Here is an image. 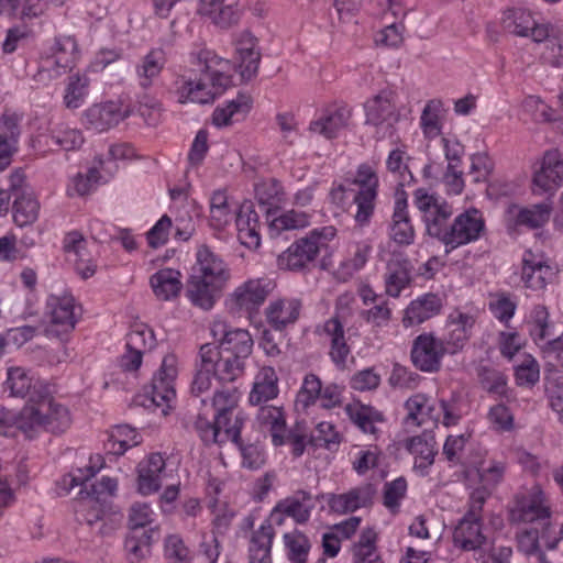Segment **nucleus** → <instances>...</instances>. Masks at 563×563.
Returning <instances> with one entry per match:
<instances>
[{
	"label": "nucleus",
	"instance_id": "59",
	"mask_svg": "<svg viewBox=\"0 0 563 563\" xmlns=\"http://www.w3.org/2000/svg\"><path fill=\"white\" fill-rule=\"evenodd\" d=\"M322 390V384L318 376L314 374L306 375L301 389L297 396V404L301 405L302 408H307L314 404L319 398Z\"/></svg>",
	"mask_w": 563,
	"mask_h": 563
},
{
	"label": "nucleus",
	"instance_id": "17",
	"mask_svg": "<svg viewBox=\"0 0 563 563\" xmlns=\"http://www.w3.org/2000/svg\"><path fill=\"white\" fill-rule=\"evenodd\" d=\"M274 287L268 278L250 279L235 289L232 300L239 309L252 311L266 300Z\"/></svg>",
	"mask_w": 563,
	"mask_h": 563
},
{
	"label": "nucleus",
	"instance_id": "45",
	"mask_svg": "<svg viewBox=\"0 0 563 563\" xmlns=\"http://www.w3.org/2000/svg\"><path fill=\"white\" fill-rule=\"evenodd\" d=\"M73 67L69 64V58L66 56L51 55L43 58L42 64L34 75L33 79L36 82L46 84L53 79L60 77L68 69Z\"/></svg>",
	"mask_w": 563,
	"mask_h": 563
},
{
	"label": "nucleus",
	"instance_id": "43",
	"mask_svg": "<svg viewBox=\"0 0 563 563\" xmlns=\"http://www.w3.org/2000/svg\"><path fill=\"white\" fill-rule=\"evenodd\" d=\"M21 115L4 111L0 117V146L19 150V140L21 135Z\"/></svg>",
	"mask_w": 563,
	"mask_h": 563
},
{
	"label": "nucleus",
	"instance_id": "27",
	"mask_svg": "<svg viewBox=\"0 0 563 563\" xmlns=\"http://www.w3.org/2000/svg\"><path fill=\"white\" fill-rule=\"evenodd\" d=\"M166 64V54L162 48L151 49L136 66L135 73L142 89L151 88Z\"/></svg>",
	"mask_w": 563,
	"mask_h": 563
},
{
	"label": "nucleus",
	"instance_id": "58",
	"mask_svg": "<svg viewBox=\"0 0 563 563\" xmlns=\"http://www.w3.org/2000/svg\"><path fill=\"white\" fill-rule=\"evenodd\" d=\"M211 362L210 358L200 356V365L191 384V393L195 396H200L211 388L212 377H214Z\"/></svg>",
	"mask_w": 563,
	"mask_h": 563
},
{
	"label": "nucleus",
	"instance_id": "26",
	"mask_svg": "<svg viewBox=\"0 0 563 563\" xmlns=\"http://www.w3.org/2000/svg\"><path fill=\"white\" fill-rule=\"evenodd\" d=\"M252 108V98L246 93H239L238 97L227 103L225 107H217L212 113V123L218 126H228L234 122L244 120Z\"/></svg>",
	"mask_w": 563,
	"mask_h": 563
},
{
	"label": "nucleus",
	"instance_id": "36",
	"mask_svg": "<svg viewBox=\"0 0 563 563\" xmlns=\"http://www.w3.org/2000/svg\"><path fill=\"white\" fill-rule=\"evenodd\" d=\"M451 216V206L442 202L439 209H433L432 213L423 217L428 235L437 239L445 245L449 230L452 224Z\"/></svg>",
	"mask_w": 563,
	"mask_h": 563
},
{
	"label": "nucleus",
	"instance_id": "25",
	"mask_svg": "<svg viewBox=\"0 0 563 563\" xmlns=\"http://www.w3.org/2000/svg\"><path fill=\"white\" fill-rule=\"evenodd\" d=\"M397 197L393 213V221L390 225V239L398 245H410L415 239V230L410 223L409 214L407 211V199Z\"/></svg>",
	"mask_w": 563,
	"mask_h": 563
},
{
	"label": "nucleus",
	"instance_id": "60",
	"mask_svg": "<svg viewBox=\"0 0 563 563\" xmlns=\"http://www.w3.org/2000/svg\"><path fill=\"white\" fill-rule=\"evenodd\" d=\"M213 420H209L206 415H198L197 420L195 422V428L200 437V439L205 442V444H221L224 442V439L221 438V433L217 429L216 422V413H212Z\"/></svg>",
	"mask_w": 563,
	"mask_h": 563
},
{
	"label": "nucleus",
	"instance_id": "20",
	"mask_svg": "<svg viewBox=\"0 0 563 563\" xmlns=\"http://www.w3.org/2000/svg\"><path fill=\"white\" fill-rule=\"evenodd\" d=\"M374 493L375 490L372 485L355 487L345 494L331 495L329 498V507L332 511L338 514L353 512L358 508L371 505Z\"/></svg>",
	"mask_w": 563,
	"mask_h": 563
},
{
	"label": "nucleus",
	"instance_id": "51",
	"mask_svg": "<svg viewBox=\"0 0 563 563\" xmlns=\"http://www.w3.org/2000/svg\"><path fill=\"white\" fill-rule=\"evenodd\" d=\"M164 558L168 563H191L190 550L179 534H168L164 540Z\"/></svg>",
	"mask_w": 563,
	"mask_h": 563
},
{
	"label": "nucleus",
	"instance_id": "50",
	"mask_svg": "<svg viewBox=\"0 0 563 563\" xmlns=\"http://www.w3.org/2000/svg\"><path fill=\"white\" fill-rule=\"evenodd\" d=\"M488 308L497 320L508 323L516 312L517 303L511 300L509 294L498 291L489 295Z\"/></svg>",
	"mask_w": 563,
	"mask_h": 563
},
{
	"label": "nucleus",
	"instance_id": "13",
	"mask_svg": "<svg viewBox=\"0 0 563 563\" xmlns=\"http://www.w3.org/2000/svg\"><path fill=\"white\" fill-rule=\"evenodd\" d=\"M366 123L380 128L382 137L393 135L394 124L398 121V113L391 101V93L380 91L365 102Z\"/></svg>",
	"mask_w": 563,
	"mask_h": 563
},
{
	"label": "nucleus",
	"instance_id": "8",
	"mask_svg": "<svg viewBox=\"0 0 563 563\" xmlns=\"http://www.w3.org/2000/svg\"><path fill=\"white\" fill-rule=\"evenodd\" d=\"M563 185V161L556 150L547 151L534 170L532 177V191L534 195H544L547 200L554 196Z\"/></svg>",
	"mask_w": 563,
	"mask_h": 563
},
{
	"label": "nucleus",
	"instance_id": "47",
	"mask_svg": "<svg viewBox=\"0 0 563 563\" xmlns=\"http://www.w3.org/2000/svg\"><path fill=\"white\" fill-rule=\"evenodd\" d=\"M156 345V339L151 328L143 323L134 324L126 335L125 349L141 352L143 355Z\"/></svg>",
	"mask_w": 563,
	"mask_h": 563
},
{
	"label": "nucleus",
	"instance_id": "49",
	"mask_svg": "<svg viewBox=\"0 0 563 563\" xmlns=\"http://www.w3.org/2000/svg\"><path fill=\"white\" fill-rule=\"evenodd\" d=\"M372 247L365 243H358L355 245L354 253L352 257L343 261L339 268L338 275L343 279H350L356 272L364 267L366 264L368 256L371 254Z\"/></svg>",
	"mask_w": 563,
	"mask_h": 563
},
{
	"label": "nucleus",
	"instance_id": "61",
	"mask_svg": "<svg viewBox=\"0 0 563 563\" xmlns=\"http://www.w3.org/2000/svg\"><path fill=\"white\" fill-rule=\"evenodd\" d=\"M99 471V467L96 466H86L85 468H78L75 474H67L62 477L58 482L59 493L67 495L71 492L76 486H84L85 483L93 477L96 473Z\"/></svg>",
	"mask_w": 563,
	"mask_h": 563
},
{
	"label": "nucleus",
	"instance_id": "39",
	"mask_svg": "<svg viewBox=\"0 0 563 563\" xmlns=\"http://www.w3.org/2000/svg\"><path fill=\"white\" fill-rule=\"evenodd\" d=\"M40 203L32 192L21 191L15 195L13 219L19 227L33 223L38 216Z\"/></svg>",
	"mask_w": 563,
	"mask_h": 563
},
{
	"label": "nucleus",
	"instance_id": "63",
	"mask_svg": "<svg viewBox=\"0 0 563 563\" xmlns=\"http://www.w3.org/2000/svg\"><path fill=\"white\" fill-rule=\"evenodd\" d=\"M241 11L236 0H227L225 3L210 19L212 23L221 29H228L240 20Z\"/></svg>",
	"mask_w": 563,
	"mask_h": 563
},
{
	"label": "nucleus",
	"instance_id": "62",
	"mask_svg": "<svg viewBox=\"0 0 563 563\" xmlns=\"http://www.w3.org/2000/svg\"><path fill=\"white\" fill-rule=\"evenodd\" d=\"M263 419L271 424L272 440L275 445L284 444L285 419L280 409L272 407L262 410Z\"/></svg>",
	"mask_w": 563,
	"mask_h": 563
},
{
	"label": "nucleus",
	"instance_id": "7",
	"mask_svg": "<svg viewBox=\"0 0 563 563\" xmlns=\"http://www.w3.org/2000/svg\"><path fill=\"white\" fill-rule=\"evenodd\" d=\"M352 184L357 185L360 190L354 197L357 206L355 221L361 227L368 224L375 209V200L378 189V176L376 172L367 164H361Z\"/></svg>",
	"mask_w": 563,
	"mask_h": 563
},
{
	"label": "nucleus",
	"instance_id": "12",
	"mask_svg": "<svg viewBox=\"0 0 563 563\" xmlns=\"http://www.w3.org/2000/svg\"><path fill=\"white\" fill-rule=\"evenodd\" d=\"M449 354L444 342L432 333L418 335L411 347V361L413 365L422 371L433 373L439 371L442 357Z\"/></svg>",
	"mask_w": 563,
	"mask_h": 563
},
{
	"label": "nucleus",
	"instance_id": "46",
	"mask_svg": "<svg viewBox=\"0 0 563 563\" xmlns=\"http://www.w3.org/2000/svg\"><path fill=\"white\" fill-rule=\"evenodd\" d=\"M552 207L548 201L533 205L531 208L520 209L516 216V224L538 229L544 225L549 219Z\"/></svg>",
	"mask_w": 563,
	"mask_h": 563
},
{
	"label": "nucleus",
	"instance_id": "33",
	"mask_svg": "<svg viewBox=\"0 0 563 563\" xmlns=\"http://www.w3.org/2000/svg\"><path fill=\"white\" fill-rule=\"evenodd\" d=\"M411 283L410 264L407 260H391L387 264L385 277L386 292L397 298Z\"/></svg>",
	"mask_w": 563,
	"mask_h": 563
},
{
	"label": "nucleus",
	"instance_id": "14",
	"mask_svg": "<svg viewBox=\"0 0 563 563\" xmlns=\"http://www.w3.org/2000/svg\"><path fill=\"white\" fill-rule=\"evenodd\" d=\"M236 53V70L242 80L249 81L253 79L260 68L261 51L257 38L247 30L241 32L234 40Z\"/></svg>",
	"mask_w": 563,
	"mask_h": 563
},
{
	"label": "nucleus",
	"instance_id": "54",
	"mask_svg": "<svg viewBox=\"0 0 563 563\" xmlns=\"http://www.w3.org/2000/svg\"><path fill=\"white\" fill-rule=\"evenodd\" d=\"M240 393L235 386H223L214 391L211 407L213 413H233L238 407Z\"/></svg>",
	"mask_w": 563,
	"mask_h": 563
},
{
	"label": "nucleus",
	"instance_id": "2",
	"mask_svg": "<svg viewBox=\"0 0 563 563\" xmlns=\"http://www.w3.org/2000/svg\"><path fill=\"white\" fill-rule=\"evenodd\" d=\"M225 63L210 51H200L197 55V80L181 78L176 84V93L179 103L188 101L196 103L212 102L217 96L222 95L231 85V77L225 75L219 66Z\"/></svg>",
	"mask_w": 563,
	"mask_h": 563
},
{
	"label": "nucleus",
	"instance_id": "3",
	"mask_svg": "<svg viewBox=\"0 0 563 563\" xmlns=\"http://www.w3.org/2000/svg\"><path fill=\"white\" fill-rule=\"evenodd\" d=\"M177 375L176 357L166 355L157 373L153 376L151 385L144 388V393L135 397L134 402L150 410L161 408L166 416L170 402L176 397L174 380Z\"/></svg>",
	"mask_w": 563,
	"mask_h": 563
},
{
	"label": "nucleus",
	"instance_id": "48",
	"mask_svg": "<svg viewBox=\"0 0 563 563\" xmlns=\"http://www.w3.org/2000/svg\"><path fill=\"white\" fill-rule=\"evenodd\" d=\"M154 529L143 530L141 533L131 532L125 539V550L131 563H137L150 553Z\"/></svg>",
	"mask_w": 563,
	"mask_h": 563
},
{
	"label": "nucleus",
	"instance_id": "5",
	"mask_svg": "<svg viewBox=\"0 0 563 563\" xmlns=\"http://www.w3.org/2000/svg\"><path fill=\"white\" fill-rule=\"evenodd\" d=\"M485 499L486 497L482 490L473 492L470 508L453 531L454 544L465 551L479 549L486 541L482 531L481 518Z\"/></svg>",
	"mask_w": 563,
	"mask_h": 563
},
{
	"label": "nucleus",
	"instance_id": "16",
	"mask_svg": "<svg viewBox=\"0 0 563 563\" xmlns=\"http://www.w3.org/2000/svg\"><path fill=\"white\" fill-rule=\"evenodd\" d=\"M319 501V496H313L305 489H298L292 495L282 499L275 506L272 517L285 515L291 518L297 525H305L309 521L312 510Z\"/></svg>",
	"mask_w": 563,
	"mask_h": 563
},
{
	"label": "nucleus",
	"instance_id": "4",
	"mask_svg": "<svg viewBox=\"0 0 563 563\" xmlns=\"http://www.w3.org/2000/svg\"><path fill=\"white\" fill-rule=\"evenodd\" d=\"M335 235L334 227L313 230L307 236L297 240L278 257L279 266L290 271H300L314 261L318 253L328 246Z\"/></svg>",
	"mask_w": 563,
	"mask_h": 563
},
{
	"label": "nucleus",
	"instance_id": "23",
	"mask_svg": "<svg viewBox=\"0 0 563 563\" xmlns=\"http://www.w3.org/2000/svg\"><path fill=\"white\" fill-rule=\"evenodd\" d=\"M301 302L294 298L278 299L269 303L266 309L268 323L282 332L288 324L295 323L299 317Z\"/></svg>",
	"mask_w": 563,
	"mask_h": 563
},
{
	"label": "nucleus",
	"instance_id": "40",
	"mask_svg": "<svg viewBox=\"0 0 563 563\" xmlns=\"http://www.w3.org/2000/svg\"><path fill=\"white\" fill-rule=\"evenodd\" d=\"M283 540L290 563H307L311 543L305 533L295 529L285 533Z\"/></svg>",
	"mask_w": 563,
	"mask_h": 563
},
{
	"label": "nucleus",
	"instance_id": "32",
	"mask_svg": "<svg viewBox=\"0 0 563 563\" xmlns=\"http://www.w3.org/2000/svg\"><path fill=\"white\" fill-rule=\"evenodd\" d=\"M350 118L351 110L346 107H339L311 122L310 131L319 133L327 139H332L336 136L340 130L347 125Z\"/></svg>",
	"mask_w": 563,
	"mask_h": 563
},
{
	"label": "nucleus",
	"instance_id": "29",
	"mask_svg": "<svg viewBox=\"0 0 563 563\" xmlns=\"http://www.w3.org/2000/svg\"><path fill=\"white\" fill-rule=\"evenodd\" d=\"M222 285L191 275L187 285V297L195 306L209 310L213 307L216 292Z\"/></svg>",
	"mask_w": 563,
	"mask_h": 563
},
{
	"label": "nucleus",
	"instance_id": "55",
	"mask_svg": "<svg viewBox=\"0 0 563 563\" xmlns=\"http://www.w3.org/2000/svg\"><path fill=\"white\" fill-rule=\"evenodd\" d=\"M549 317L548 308L543 305H537L531 310L530 318L532 327L530 333L536 344L550 336Z\"/></svg>",
	"mask_w": 563,
	"mask_h": 563
},
{
	"label": "nucleus",
	"instance_id": "38",
	"mask_svg": "<svg viewBox=\"0 0 563 563\" xmlns=\"http://www.w3.org/2000/svg\"><path fill=\"white\" fill-rule=\"evenodd\" d=\"M534 25V18L530 11L516 8L504 12L501 26L509 34L528 37L529 30Z\"/></svg>",
	"mask_w": 563,
	"mask_h": 563
},
{
	"label": "nucleus",
	"instance_id": "19",
	"mask_svg": "<svg viewBox=\"0 0 563 563\" xmlns=\"http://www.w3.org/2000/svg\"><path fill=\"white\" fill-rule=\"evenodd\" d=\"M85 125L97 132L107 131L123 120L120 107L114 102L93 104L85 111Z\"/></svg>",
	"mask_w": 563,
	"mask_h": 563
},
{
	"label": "nucleus",
	"instance_id": "57",
	"mask_svg": "<svg viewBox=\"0 0 563 563\" xmlns=\"http://www.w3.org/2000/svg\"><path fill=\"white\" fill-rule=\"evenodd\" d=\"M89 80L86 76L74 75L69 78V82L64 96L65 106L69 109H77L81 106L82 99L87 92Z\"/></svg>",
	"mask_w": 563,
	"mask_h": 563
},
{
	"label": "nucleus",
	"instance_id": "35",
	"mask_svg": "<svg viewBox=\"0 0 563 563\" xmlns=\"http://www.w3.org/2000/svg\"><path fill=\"white\" fill-rule=\"evenodd\" d=\"M284 196L282 185L275 179L255 186V198L265 208L267 220L277 213L279 205L284 201Z\"/></svg>",
	"mask_w": 563,
	"mask_h": 563
},
{
	"label": "nucleus",
	"instance_id": "11",
	"mask_svg": "<svg viewBox=\"0 0 563 563\" xmlns=\"http://www.w3.org/2000/svg\"><path fill=\"white\" fill-rule=\"evenodd\" d=\"M211 334L219 352L246 361L253 350V339L247 330L229 329L223 321H214Z\"/></svg>",
	"mask_w": 563,
	"mask_h": 563
},
{
	"label": "nucleus",
	"instance_id": "34",
	"mask_svg": "<svg viewBox=\"0 0 563 563\" xmlns=\"http://www.w3.org/2000/svg\"><path fill=\"white\" fill-rule=\"evenodd\" d=\"M273 538L274 529L271 523H263L253 532L250 544V563H272Z\"/></svg>",
	"mask_w": 563,
	"mask_h": 563
},
{
	"label": "nucleus",
	"instance_id": "52",
	"mask_svg": "<svg viewBox=\"0 0 563 563\" xmlns=\"http://www.w3.org/2000/svg\"><path fill=\"white\" fill-rule=\"evenodd\" d=\"M310 443L313 446L334 451L341 443V435L335 430L334 424L328 421H322L317 424L316 431L310 438Z\"/></svg>",
	"mask_w": 563,
	"mask_h": 563
},
{
	"label": "nucleus",
	"instance_id": "15",
	"mask_svg": "<svg viewBox=\"0 0 563 563\" xmlns=\"http://www.w3.org/2000/svg\"><path fill=\"white\" fill-rule=\"evenodd\" d=\"M199 356L210 358L214 378L222 384L233 383L241 377L245 369V361L218 351L213 343L200 346Z\"/></svg>",
	"mask_w": 563,
	"mask_h": 563
},
{
	"label": "nucleus",
	"instance_id": "6",
	"mask_svg": "<svg viewBox=\"0 0 563 563\" xmlns=\"http://www.w3.org/2000/svg\"><path fill=\"white\" fill-rule=\"evenodd\" d=\"M550 515L543 494L534 492L516 497L509 519L514 523H532L534 527L542 528V539H544L551 529Z\"/></svg>",
	"mask_w": 563,
	"mask_h": 563
},
{
	"label": "nucleus",
	"instance_id": "1",
	"mask_svg": "<svg viewBox=\"0 0 563 563\" xmlns=\"http://www.w3.org/2000/svg\"><path fill=\"white\" fill-rule=\"evenodd\" d=\"M4 390L11 397L26 399L20 411L0 410V433L14 437L21 432L26 439H35L41 432H65L71 424L67 407L56 401L47 385L27 369L12 366L7 369Z\"/></svg>",
	"mask_w": 563,
	"mask_h": 563
},
{
	"label": "nucleus",
	"instance_id": "9",
	"mask_svg": "<svg viewBox=\"0 0 563 563\" xmlns=\"http://www.w3.org/2000/svg\"><path fill=\"white\" fill-rule=\"evenodd\" d=\"M75 308V298L70 294L48 296L45 314L49 323L45 329L46 334L59 336L73 330L77 322Z\"/></svg>",
	"mask_w": 563,
	"mask_h": 563
},
{
	"label": "nucleus",
	"instance_id": "31",
	"mask_svg": "<svg viewBox=\"0 0 563 563\" xmlns=\"http://www.w3.org/2000/svg\"><path fill=\"white\" fill-rule=\"evenodd\" d=\"M324 332L330 338V356L334 364L344 367L346 357L350 354V347L344 336V328L338 317H332L324 323Z\"/></svg>",
	"mask_w": 563,
	"mask_h": 563
},
{
	"label": "nucleus",
	"instance_id": "44",
	"mask_svg": "<svg viewBox=\"0 0 563 563\" xmlns=\"http://www.w3.org/2000/svg\"><path fill=\"white\" fill-rule=\"evenodd\" d=\"M271 235L283 231L302 229L309 225V217L301 211L289 210L279 216L274 214L267 220Z\"/></svg>",
	"mask_w": 563,
	"mask_h": 563
},
{
	"label": "nucleus",
	"instance_id": "42",
	"mask_svg": "<svg viewBox=\"0 0 563 563\" xmlns=\"http://www.w3.org/2000/svg\"><path fill=\"white\" fill-rule=\"evenodd\" d=\"M233 218L229 205L228 195L224 190H217L210 199V225L214 230H222Z\"/></svg>",
	"mask_w": 563,
	"mask_h": 563
},
{
	"label": "nucleus",
	"instance_id": "41",
	"mask_svg": "<svg viewBox=\"0 0 563 563\" xmlns=\"http://www.w3.org/2000/svg\"><path fill=\"white\" fill-rule=\"evenodd\" d=\"M552 275V268L549 265L523 260L521 279L527 288L532 290L544 289Z\"/></svg>",
	"mask_w": 563,
	"mask_h": 563
},
{
	"label": "nucleus",
	"instance_id": "28",
	"mask_svg": "<svg viewBox=\"0 0 563 563\" xmlns=\"http://www.w3.org/2000/svg\"><path fill=\"white\" fill-rule=\"evenodd\" d=\"M181 274L173 268H163L156 272L150 279L155 296L162 300L176 298L181 288Z\"/></svg>",
	"mask_w": 563,
	"mask_h": 563
},
{
	"label": "nucleus",
	"instance_id": "53",
	"mask_svg": "<svg viewBox=\"0 0 563 563\" xmlns=\"http://www.w3.org/2000/svg\"><path fill=\"white\" fill-rule=\"evenodd\" d=\"M136 431L129 426H118L109 439L110 450L113 454L121 455L128 449L140 443Z\"/></svg>",
	"mask_w": 563,
	"mask_h": 563
},
{
	"label": "nucleus",
	"instance_id": "22",
	"mask_svg": "<svg viewBox=\"0 0 563 563\" xmlns=\"http://www.w3.org/2000/svg\"><path fill=\"white\" fill-rule=\"evenodd\" d=\"M441 307L442 301L438 295L426 294L416 300H412L406 308L402 324L406 328L420 324L437 316L440 312Z\"/></svg>",
	"mask_w": 563,
	"mask_h": 563
},
{
	"label": "nucleus",
	"instance_id": "10",
	"mask_svg": "<svg viewBox=\"0 0 563 563\" xmlns=\"http://www.w3.org/2000/svg\"><path fill=\"white\" fill-rule=\"evenodd\" d=\"M485 230V222L476 209L466 210L452 220L445 243V252L450 253L459 246L477 241Z\"/></svg>",
	"mask_w": 563,
	"mask_h": 563
},
{
	"label": "nucleus",
	"instance_id": "24",
	"mask_svg": "<svg viewBox=\"0 0 563 563\" xmlns=\"http://www.w3.org/2000/svg\"><path fill=\"white\" fill-rule=\"evenodd\" d=\"M437 442L433 435L421 434L407 440L406 449L415 456V470L421 475L428 473L437 455Z\"/></svg>",
	"mask_w": 563,
	"mask_h": 563
},
{
	"label": "nucleus",
	"instance_id": "37",
	"mask_svg": "<svg viewBox=\"0 0 563 563\" xmlns=\"http://www.w3.org/2000/svg\"><path fill=\"white\" fill-rule=\"evenodd\" d=\"M445 158L449 164L446 167L445 178L456 192H460L463 187L462 172L457 170L461 158L464 154V146L459 141H451L442 139Z\"/></svg>",
	"mask_w": 563,
	"mask_h": 563
},
{
	"label": "nucleus",
	"instance_id": "64",
	"mask_svg": "<svg viewBox=\"0 0 563 563\" xmlns=\"http://www.w3.org/2000/svg\"><path fill=\"white\" fill-rule=\"evenodd\" d=\"M152 516L153 511L147 504H133L129 514V528L131 532L141 533L140 529L145 528L153 521Z\"/></svg>",
	"mask_w": 563,
	"mask_h": 563
},
{
	"label": "nucleus",
	"instance_id": "30",
	"mask_svg": "<svg viewBox=\"0 0 563 563\" xmlns=\"http://www.w3.org/2000/svg\"><path fill=\"white\" fill-rule=\"evenodd\" d=\"M278 377L273 367H263L255 377L250 393V402L260 405L274 399L278 395Z\"/></svg>",
	"mask_w": 563,
	"mask_h": 563
},
{
	"label": "nucleus",
	"instance_id": "18",
	"mask_svg": "<svg viewBox=\"0 0 563 563\" xmlns=\"http://www.w3.org/2000/svg\"><path fill=\"white\" fill-rule=\"evenodd\" d=\"M197 263L192 267V275L200 278L224 284L230 273L223 260L212 252L209 246L201 245L197 251Z\"/></svg>",
	"mask_w": 563,
	"mask_h": 563
},
{
	"label": "nucleus",
	"instance_id": "21",
	"mask_svg": "<svg viewBox=\"0 0 563 563\" xmlns=\"http://www.w3.org/2000/svg\"><path fill=\"white\" fill-rule=\"evenodd\" d=\"M165 470V460L161 453H152L146 461L140 463L137 472L139 492L150 495L162 486V473Z\"/></svg>",
	"mask_w": 563,
	"mask_h": 563
},
{
	"label": "nucleus",
	"instance_id": "56",
	"mask_svg": "<svg viewBox=\"0 0 563 563\" xmlns=\"http://www.w3.org/2000/svg\"><path fill=\"white\" fill-rule=\"evenodd\" d=\"M217 429L221 433V438L231 440L239 443L241 440V429L243 426V418L239 415L232 420V413H216Z\"/></svg>",
	"mask_w": 563,
	"mask_h": 563
}]
</instances>
